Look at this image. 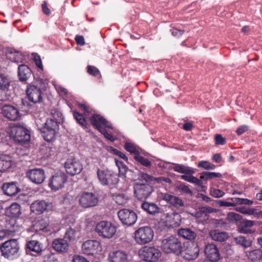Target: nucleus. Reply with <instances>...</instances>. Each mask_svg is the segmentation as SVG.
Segmentation results:
<instances>
[{
    "mask_svg": "<svg viewBox=\"0 0 262 262\" xmlns=\"http://www.w3.org/2000/svg\"><path fill=\"white\" fill-rule=\"evenodd\" d=\"M2 112L4 116L10 120L16 121L21 118V114L18 109L11 105H4Z\"/></svg>",
    "mask_w": 262,
    "mask_h": 262,
    "instance_id": "dca6fc26",
    "label": "nucleus"
},
{
    "mask_svg": "<svg viewBox=\"0 0 262 262\" xmlns=\"http://www.w3.org/2000/svg\"><path fill=\"white\" fill-rule=\"evenodd\" d=\"M52 118L46 120L44 125L45 129H54L57 131L58 128V123L62 120V114L58 111L52 112Z\"/></svg>",
    "mask_w": 262,
    "mask_h": 262,
    "instance_id": "ddd939ff",
    "label": "nucleus"
},
{
    "mask_svg": "<svg viewBox=\"0 0 262 262\" xmlns=\"http://www.w3.org/2000/svg\"><path fill=\"white\" fill-rule=\"evenodd\" d=\"M217 204L220 207H230L234 206V204L233 203H231V202L223 201V200H219L217 201Z\"/></svg>",
    "mask_w": 262,
    "mask_h": 262,
    "instance_id": "774afa93",
    "label": "nucleus"
},
{
    "mask_svg": "<svg viewBox=\"0 0 262 262\" xmlns=\"http://www.w3.org/2000/svg\"><path fill=\"white\" fill-rule=\"evenodd\" d=\"M72 262H89V261L82 256L74 255L72 258Z\"/></svg>",
    "mask_w": 262,
    "mask_h": 262,
    "instance_id": "338daca9",
    "label": "nucleus"
},
{
    "mask_svg": "<svg viewBox=\"0 0 262 262\" xmlns=\"http://www.w3.org/2000/svg\"><path fill=\"white\" fill-rule=\"evenodd\" d=\"M178 214L177 213H174V212H170V213H164L163 215V217L164 219H165L166 222H169L170 223V225H172V220L174 219V216H178Z\"/></svg>",
    "mask_w": 262,
    "mask_h": 262,
    "instance_id": "5fc2aeb1",
    "label": "nucleus"
},
{
    "mask_svg": "<svg viewBox=\"0 0 262 262\" xmlns=\"http://www.w3.org/2000/svg\"><path fill=\"white\" fill-rule=\"evenodd\" d=\"M7 57L11 61L14 62H21L25 60L26 55L19 52L16 51L13 48L9 49L7 51Z\"/></svg>",
    "mask_w": 262,
    "mask_h": 262,
    "instance_id": "4be33fe9",
    "label": "nucleus"
},
{
    "mask_svg": "<svg viewBox=\"0 0 262 262\" xmlns=\"http://www.w3.org/2000/svg\"><path fill=\"white\" fill-rule=\"evenodd\" d=\"M235 210L244 214L253 215L254 213L255 209L241 206L236 207Z\"/></svg>",
    "mask_w": 262,
    "mask_h": 262,
    "instance_id": "09e8293b",
    "label": "nucleus"
},
{
    "mask_svg": "<svg viewBox=\"0 0 262 262\" xmlns=\"http://www.w3.org/2000/svg\"><path fill=\"white\" fill-rule=\"evenodd\" d=\"M246 253L248 258L253 262L259 260L262 257V250L260 249L247 251Z\"/></svg>",
    "mask_w": 262,
    "mask_h": 262,
    "instance_id": "72a5a7b5",
    "label": "nucleus"
},
{
    "mask_svg": "<svg viewBox=\"0 0 262 262\" xmlns=\"http://www.w3.org/2000/svg\"><path fill=\"white\" fill-rule=\"evenodd\" d=\"M27 247L30 251L36 253H40L42 250L41 244L35 240L29 241L27 244Z\"/></svg>",
    "mask_w": 262,
    "mask_h": 262,
    "instance_id": "f704fd0d",
    "label": "nucleus"
},
{
    "mask_svg": "<svg viewBox=\"0 0 262 262\" xmlns=\"http://www.w3.org/2000/svg\"><path fill=\"white\" fill-rule=\"evenodd\" d=\"M55 89L59 94L61 96H66L68 94V91L66 89L61 85H55Z\"/></svg>",
    "mask_w": 262,
    "mask_h": 262,
    "instance_id": "0e129e2a",
    "label": "nucleus"
},
{
    "mask_svg": "<svg viewBox=\"0 0 262 262\" xmlns=\"http://www.w3.org/2000/svg\"><path fill=\"white\" fill-rule=\"evenodd\" d=\"M141 208L149 214L155 215L160 212L161 208L154 203L144 202L141 204Z\"/></svg>",
    "mask_w": 262,
    "mask_h": 262,
    "instance_id": "a878e982",
    "label": "nucleus"
},
{
    "mask_svg": "<svg viewBox=\"0 0 262 262\" xmlns=\"http://www.w3.org/2000/svg\"><path fill=\"white\" fill-rule=\"evenodd\" d=\"M222 174L219 172L204 171L201 173L200 179L204 181L211 180L214 178H221Z\"/></svg>",
    "mask_w": 262,
    "mask_h": 262,
    "instance_id": "a19ab883",
    "label": "nucleus"
},
{
    "mask_svg": "<svg viewBox=\"0 0 262 262\" xmlns=\"http://www.w3.org/2000/svg\"><path fill=\"white\" fill-rule=\"evenodd\" d=\"M198 167L203 168L206 170H213L216 167L214 164L207 161H201L199 162L198 164Z\"/></svg>",
    "mask_w": 262,
    "mask_h": 262,
    "instance_id": "de8ad7c7",
    "label": "nucleus"
},
{
    "mask_svg": "<svg viewBox=\"0 0 262 262\" xmlns=\"http://www.w3.org/2000/svg\"><path fill=\"white\" fill-rule=\"evenodd\" d=\"M235 242L237 244L240 245L244 248L251 247L252 244V241L250 238H247L243 236H238L235 237Z\"/></svg>",
    "mask_w": 262,
    "mask_h": 262,
    "instance_id": "e433bc0d",
    "label": "nucleus"
},
{
    "mask_svg": "<svg viewBox=\"0 0 262 262\" xmlns=\"http://www.w3.org/2000/svg\"><path fill=\"white\" fill-rule=\"evenodd\" d=\"M67 181V175L62 172L55 173L50 178L49 186L54 191H57L62 188Z\"/></svg>",
    "mask_w": 262,
    "mask_h": 262,
    "instance_id": "9d476101",
    "label": "nucleus"
},
{
    "mask_svg": "<svg viewBox=\"0 0 262 262\" xmlns=\"http://www.w3.org/2000/svg\"><path fill=\"white\" fill-rule=\"evenodd\" d=\"M26 94L29 100L35 103L40 102L42 99L41 88L34 84L28 85Z\"/></svg>",
    "mask_w": 262,
    "mask_h": 262,
    "instance_id": "9b49d317",
    "label": "nucleus"
},
{
    "mask_svg": "<svg viewBox=\"0 0 262 262\" xmlns=\"http://www.w3.org/2000/svg\"><path fill=\"white\" fill-rule=\"evenodd\" d=\"M76 231L75 229L69 227L67 230L64 233V239H68L70 241H73L75 239L76 237Z\"/></svg>",
    "mask_w": 262,
    "mask_h": 262,
    "instance_id": "49530a36",
    "label": "nucleus"
},
{
    "mask_svg": "<svg viewBox=\"0 0 262 262\" xmlns=\"http://www.w3.org/2000/svg\"><path fill=\"white\" fill-rule=\"evenodd\" d=\"M61 226L59 222L57 221L51 223L50 224L49 223L48 234H51L53 233H56L60 230Z\"/></svg>",
    "mask_w": 262,
    "mask_h": 262,
    "instance_id": "c03bdc74",
    "label": "nucleus"
},
{
    "mask_svg": "<svg viewBox=\"0 0 262 262\" xmlns=\"http://www.w3.org/2000/svg\"><path fill=\"white\" fill-rule=\"evenodd\" d=\"M53 248L57 252H67L69 248V244L64 238H56L52 243Z\"/></svg>",
    "mask_w": 262,
    "mask_h": 262,
    "instance_id": "412c9836",
    "label": "nucleus"
},
{
    "mask_svg": "<svg viewBox=\"0 0 262 262\" xmlns=\"http://www.w3.org/2000/svg\"><path fill=\"white\" fill-rule=\"evenodd\" d=\"M178 234L185 239L193 240L196 236V233L189 228H182L178 230Z\"/></svg>",
    "mask_w": 262,
    "mask_h": 262,
    "instance_id": "2f4dec72",
    "label": "nucleus"
},
{
    "mask_svg": "<svg viewBox=\"0 0 262 262\" xmlns=\"http://www.w3.org/2000/svg\"><path fill=\"white\" fill-rule=\"evenodd\" d=\"M49 220L41 219L38 220L33 225L34 230L36 231H43L48 234Z\"/></svg>",
    "mask_w": 262,
    "mask_h": 262,
    "instance_id": "7c9ffc66",
    "label": "nucleus"
},
{
    "mask_svg": "<svg viewBox=\"0 0 262 262\" xmlns=\"http://www.w3.org/2000/svg\"><path fill=\"white\" fill-rule=\"evenodd\" d=\"M111 152L114 155L118 156L120 158H122L124 160H126L127 159L126 156L123 152L118 150L117 149L114 148L113 147H111Z\"/></svg>",
    "mask_w": 262,
    "mask_h": 262,
    "instance_id": "bf43d9fd",
    "label": "nucleus"
},
{
    "mask_svg": "<svg viewBox=\"0 0 262 262\" xmlns=\"http://www.w3.org/2000/svg\"><path fill=\"white\" fill-rule=\"evenodd\" d=\"M83 252L87 255H93L101 250L100 243L96 240H88L82 245Z\"/></svg>",
    "mask_w": 262,
    "mask_h": 262,
    "instance_id": "f8f14e48",
    "label": "nucleus"
},
{
    "mask_svg": "<svg viewBox=\"0 0 262 262\" xmlns=\"http://www.w3.org/2000/svg\"><path fill=\"white\" fill-rule=\"evenodd\" d=\"M130 214L131 211L126 209H121L118 212V217L122 224L127 226L131 225Z\"/></svg>",
    "mask_w": 262,
    "mask_h": 262,
    "instance_id": "c756f323",
    "label": "nucleus"
},
{
    "mask_svg": "<svg viewBox=\"0 0 262 262\" xmlns=\"http://www.w3.org/2000/svg\"><path fill=\"white\" fill-rule=\"evenodd\" d=\"M177 188L181 192L189 195L192 194V191L190 189L189 185L184 183H182L178 185Z\"/></svg>",
    "mask_w": 262,
    "mask_h": 262,
    "instance_id": "8fccbe9b",
    "label": "nucleus"
},
{
    "mask_svg": "<svg viewBox=\"0 0 262 262\" xmlns=\"http://www.w3.org/2000/svg\"><path fill=\"white\" fill-rule=\"evenodd\" d=\"M154 191V188L149 184H136L134 186V195L138 200L145 199Z\"/></svg>",
    "mask_w": 262,
    "mask_h": 262,
    "instance_id": "1a4fd4ad",
    "label": "nucleus"
},
{
    "mask_svg": "<svg viewBox=\"0 0 262 262\" xmlns=\"http://www.w3.org/2000/svg\"><path fill=\"white\" fill-rule=\"evenodd\" d=\"M200 249L196 244H192L184 250L182 255L184 259L192 260L196 259L199 254Z\"/></svg>",
    "mask_w": 262,
    "mask_h": 262,
    "instance_id": "6ab92c4d",
    "label": "nucleus"
},
{
    "mask_svg": "<svg viewBox=\"0 0 262 262\" xmlns=\"http://www.w3.org/2000/svg\"><path fill=\"white\" fill-rule=\"evenodd\" d=\"M216 145H224L226 143V139L220 134H216L214 137Z\"/></svg>",
    "mask_w": 262,
    "mask_h": 262,
    "instance_id": "6e6d98bb",
    "label": "nucleus"
},
{
    "mask_svg": "<svg viewBox=\"0 0 262 262\" xmlns=\"http://www.w3.org/2000/svg\"><path fill=\"white\" fill-rule=\"evenodd\" d=\"M95 229L100 236L107 238L112 237L116 232V228L112 223L104 221L98 223Z\"/></svg>",
    "mask_w": 262,
    "mask_h": 262,
    "instance_id": "6e6552de",
    "label": "nucleus"
},
{
    "mask_svg": "<svg viewBox=\"0 0 262 262\" xmlns=\"http://www.w3.org/2000/svg\"><path fill=\"white\" fill-rule=\"evenodd\" d=\"M6 215L10 217H17L21 214L20 206L16 203H12L9 207H7L6 211Z\"/></svg>",
    "mask_w": 262,
    "mask_h": 262,
    "instance_id": "bb28decb",
    "label": "nucleus"
},
{
    "mask_svg": "<svg viewBox=\"0 0 262 262\" xmlns=\"http://www.w3.org/2000/svg\"><path fill=\"white\" fill-rule=\"evenodd\" d=\"M170 32L173 36L179 37L183 34L185 31L184 30H179L177 28H173L170 30Z\"/></svg>",
    "mask_w": 262,
    "mask_h": 262,
    "instance_id": "680f3d73",
    "label": "nucleus"
},
{
    "mask_svg": "<svg viewBox=\"0 0 262 262\" xmlns=\"http://www.w3.org/2000/svg\"><path fill=\"white\" fill-rule=\"evenodd\" d=\"M78 105L84 112L83 114H81L77 111H74L73 116L80 125L86 128L88 123L86 119L89 118L92 125L102 134L106 139L112 142L117 139L114 134H117V130L112 127L110 122L100 115L93 114L91 117H89V107L84 104H79Z\"/></svg>",
    "mask_w": 262,
    "mask_h": 262,
    "instance_id": "f257e3e1",
    "label": "nucleus"
},
{
    "mask_svg": "<svg viewBox=\"0 0 262 262\" xmlns=\"http://www.w3.org/2000/svg\"><path fill=\"white\" fill-rule=\"evenodd\" d=\"M113 200L119 205H123L126 202V199L123 194H114L113 195Z\"/></svg>",
    "mask_w": 262,
    "mask_h": 262,
    "instance_id": "3c124183",
    "label": "nucleus"
},
{
    "mask_svg": "<svg viewBox=\"0 0 262 262\" xmlns=\"http://www.w3.org/2000/svg\"><path fill=\"white\" fill-rule=\"evenodd\" d=\"M227 219L231 223L237 224L238 222L240 223L242 216L239 214L232 212L228 213Z\"/></svg>",
    "mask_w": 262,
    "mask_h": 262,
    "instance_id": "a18cd8bd",
    "label": "nucleus"
},
{
    "mask_svg": "<svg viewBox=\"0 0 262 262\" xmlns=\"http://www.w3.org/2000/svg\"><path fill=\"white\" fill-rule=\"evenodd\" d=\"M181 179L184 180L188 182L194 184L198 186H201L203 182L201 180L192 176V174H184L180 176Z\"/></svg>",
    "mask_w": 262,
    "mask_h": 262,
    "instance_id": "58836bf2",
    "label": "nucleus"
},
{
    "mask_svg": "<svg viewBox=\"0 0 262 262\" xmlns=\"http://www.w3.org/2000/svg\"><path fill=\"white\" fill-rule=\"evenodd\" d=\"M10 136L19 143H25L30 140V131L19 124L10 127Z\"/></svg>",
    "mask_w": 262,
    "mask_h": 262,
    "instance_id": "7ed1b4c3",
    "label": "nucleus"
},
{
    "mask_svg": "<svg viewBox=\"0 0 262 262\" xmlns=\"http://www.w3.org/2000/svg\"><path fill=\"white\" fill-rule=\"evenodd\" d=\"M173 169L174 171L186 174H193L194 173L191 168L179 164H175Z\"/></svg>",
    "mask_w": 262,
    "mask_h": 262,
    "instance_id": "c9c22d12",
    "label": "nucleus"
},
{
    "mask_svg": "<svg viewBox=\"0 0 262 262\" xmlns=\"http://www.w3.org/2000/svg\"><path fill=\"white\" fill-rule=\"evenodd\" d=\"M163 199L176 208H180L184 206V202L181 198L168 193L164 194Z\"/></svg>",
    "mask_w": 262,
    "mask_h": 262,
    "instance_id": "5701e85b",
    "label": "nucleus"
},
{
    "mask_svg": "<svg viewBox=\"0 0 262 262\" xmlns=\"http://www.w3.org/2000/svg\"><path fill=\"white\" fill-rule=\"evenodd\" d=\"M88 72L94 76H98L100 74L99 71L96 67L91 66L88 67Z\"/></svg>",
    "mask_w": 262,
    "mask_h": 262,
    "instance_id": "4d7b16f0",
    "label": "nucleus"
},
{
    "mask_svg": "<svg viewBox=\"0 0 262 262\" xmlns=\"http://www.w3.org/2000/svg\"><path fill=\"white\" fill-rule=\"evenodd\" d=\"M97 174L99 182L102 185L113 187L118 183V176L108 170L98 169Z\"/></svg>",
    "mask_w": 262,
    "mask_h": 262,
    "instance_id": "20e7f679",
    "label": "nucleus"
},
{
    "mask_svg": "<svg viewBox=\"0 0 262 262\" xmlns=\"http://www.w3.org/2000/svg\"><path fill=\"white\" fill-rule=\"evenodd\" d=\"M46 119H44L43 120L42 119L37 118L35 120V123L38 127V129L41 131L44 128V125L45 124Z\"/></svg>",
    "mask_w": 262,
    "mask_h": 262,
    "instance_id": "69168bd1",
    "label": "nucleus"
},
{
    "mask_svg": "<svg viewBox=\"0 0 262 262\" xmlns=\"http://www.w3.org/2000/svg\"><path fill=\"white\" fill-rule=\"evenodd\" d=\"M1 250L5 257L12 259L17 257L19 247L17 240L13 239L5 242L1 247Z\"/></svg>",
    "mask_w": 262,
    "mask_h": 262,
    "instance_id": "39448f33",
    "label": "nucleus"
},
{
    "mask_svg": "<svg viewBox=\"0 0 262 262\" xmlns=\"http://www.w3.org/2000/svg\"><path fill=\"white\" fill-rule=\"evenodd\" d=\"M209 235L213 241L223 242L226 241L229 236L225 231H221L219 229L212 230L209 232Z\"/></svg>",
    "mask_w": 262,
    "mask_h": 262,
    "instance_id": "393cba45",
    "label": "nucleus"
},
{
    "mask_svg": "<svg viewBox=\"0 0 262 262\" xmlns=\"http://www.w3.org/2000/svg\"><path fill=\"white\" fill-rule=\"evenodd\" d=\"M10 86V80L5 75L0 74V91L4 92Z\"/></svg>",
    "mask_w": 262,
    "mask_h": 262,
    "instance_id": "ea45409f",
    "label": "nucleus"
},
{
    "mask_svg": "<svg viewBox=\"0 0 262 262\" xmlns=\"http://www.w3.org/2000/svg\"><path fill=\"white\" fill-rule=\"evenodd\" d=\"M136 161L138 163L146 167H150L151 165V162L147 159L145 158L144 156L141 157H136Z\"/></svg>",
    "mask_w": 262,
    "mask_h": 262,
    "instance_id": "603ef678",
    "label": "nucleus"
},
{
    "mask_svg": "<svg viewBox=\"0 0 262 262\" xmlns=\"http://www.w3.org/2000/svg\"><path fill=\"white\" fill-rule=\"evenodd\" d=\"M18 74L19 79L21 81L25 82L31 75V71L26 65L21 64L18 68Z\"/></svg>",
    "mask_w": 262,
    "mask_h": 262,
    "instance_id": "cd10ccee",
    "label": "nucleus"
},
{
    "mask_svg": "<svg viewBox=\"0 0 262 262\" xmlns=\"http://www.w3.org/2000/svg\"><path fill=\"white\" fill-rule=\"evenodd\" d=\"M132 154L134 155V159L136 160V157L146 156L147 152L137 145L132 143Z\"/></svg>",
    "mask_w": 262,
    "mask_h": 262,
    "instance_id": "79ce46f5",
    "label": "nucleus"
},
{
    "mask_svg": "<svg viewBox=\"0 0 262 262\" xmlns=\"http://www.w3.org/2000/svg\"><path fill=\"white\" fill-rule=\"evenodd\" d=\"M34 60L36 65L37 67L40 70H43V66L42 64L41 60L39 56H38L37 54H33Z\"/></svg>",
    "mask_w": 262,
    "mask_h": 262,
    "instance_id": "13d9d810",
    "label": "nucleus"
},
{
    "mask_svg": "<svg viewBox=\"0 0 262 262\" xmlns=\"http://www.w3.org/2000/svg\"><path fill=\"white\" fill-rule=\"evenodd\" d=\"M26 174L31 181L37 184L42 183L45 179L44 171L40 168L31 169Z\"/></svg>",
    "mask_w": 262,
    "mask_h": 262,
    "instance_id": "a211bd4d",
    "label": "nucleus"
},
{
    "mask_svg": "<svg viewBox=\"0 0 262 262\" xmlns=\"http://www.w3.org/2000/svg\"><path fill=\"white\" fill-rule=\"evenodd\" d=\"M64 167L67 172L72 176L79 173L83 168L80 162L75 159L68 160Z\"/></svg>",
    "mask_w": 262,
    "mask_h": 262,
    "instance_id": "f3484780",
    "label": "nucleus"
},
{
    "mask_svg": "<svg viewBox=\"0 0 262 262\" xmlns=\"http://www.w3.org/2000/svg\"><path fill=\"white\" fill-rule=\"evenodd\" d=\"M2 189L5 194L9 196L14 195L20 190L14 182L5 183Z\"/></svg>",
    "mask_w": 262,
    "mask_h": 262,
    "instance_id": "c85d7f7f",
    "label": "nucleus"
},
{
    "mask_svg": "<svg viewBox=\"0 0 262 262\" xmlns=\"http://www.w3.org/2000/svg\"><path fill=\"white\" fill-rule=\"evenodd\" d=\"M210 194L214 198H220L222 197L225 193L220 189L213 188L210 190Z\"/></svg>",
    "mask_w": 262,
    "mask_h": 262,
    "instance_id": "864d4df0",
    "label": "nucleus"
},
{
    "mask_svg": "<svg viewBox=\"0 0 262 262\" xmlns=\"http://www.w3.org/2000/svg\"><path fill=\"white\" fill-rule=\"evenodd\" d=\"M14 231L10 230H2L0 231V240H3L6 237L10 235Z\"/></svg>",
    "mask_w": 262,
    "mask_h": 262,
    "instance_id": "052dcab7",
    "label": "nucleus"
},
{
    "mask_svg": "<svg viewBox=\"0 0 262 262\" xmlns=\"http://www.w3.org/2000/svg\"><path fill=\"white\" fill-rule=\"evenodd\" d=\"M139 253L140 257L147 262H156L161 255L160 250L154 246H144Z\"/></svg>",
    "mask_w": 262,
    "mask_h": 262,
    "instance_id": "423d86ee",
    "label": "nucleus"
},
{
    "mask_svg": "<svg viewBox=\"0 0 262 262\" xmlns=\"http://www.w3.org/2000/svg\"><path fill=\"white\" fill-rule=\"evenodd\" d=\"M205 253L211 261L216 262L220 258L219 250L214 244H208L205 247Z\"/></svg>",
    "mask_w": 262,
    "mask_h": 262,
    "instance_id": "aec40b11",
    "label": "nucleus"
},
{
    "mask_svg": "<svg viewBox=\"0 0 262 262\" xmlns=\"http://www.w3.org/2000/svg\"><path fill=\"white\" fill-rule=\"evenodd\" d=\"M98 201L97 196L92 192H83L79 199V203L84 208L94 206Z\"/></svg>",
    "mask_w": 262,
    "mask_h": 262,
    "instance_id": "2eb2a0df",
    "label": "nucleus"
},
{
    "mask_svg": "<svg viewBox=\"0 0 262 262\" xmlns=\"http://www.w3.org/2000/svg\"><path fill=\"white\" fill-rule=\"evenodd\" d=\"M40 132L42 134L43 138L47 142L54 140L57 132V131H54V129H45V127Z\"/></svg>",
    "mask_w": 262,
    "mask_h": 262,
    "instance_id": "4c0bfd02",
    "label": "nucleus"
},
{
    "mask_svg": "<svg viewBox=\"0 0 262 262\" xmlns=\"http://www.w3.org/2000/svg\"><path fill=\"white\" fill-rule=\"evenodd\" d=\"M10 158L6 155L0 156V171L7 170L11 165Z\"/></svg>",
    "mask_w": 262,
    "mask_h": 262,
    "instance_id": "473e14b6",
    "label": "nucleus"
},
{
    "mask_svg": "<svg viewBox=\"0 0 262 262\" xmlns=\"http://www.w3.org/2000/svg\"><path fill=\"white\" fill-rule=\"evenodd\" d=\"M248 126L246 125H241L238 127L236 130V133L238 136L242 135L248 130Z\"/></svg>",
    "mask_w": 262,
    "mask_h": 262,
    "instance_id": "e2e57ef3",
    "label": "nucleus"
},
{
    "mask_svg": "<svg viewBox=\"0 0 262 262\" xmlns=\"http://www.w3.org/2000/svg\"><path fill=\"white\" fill-rule=\"evenodd\" d=\"M161 248L166 253H173L179 255L182 252L183 247L180 240L176 237L171 236L162 241Z\"/></svg>",
    "mask_w": 262,
    "mask_h": 262,
    "instance_id": "f03ea898",
    "label": "nucleus"
},
{
    "mask_svg": "<svg viewBox=\"0 0 262 262\" xmlns=\"http://www.w3.org/2000/svg\"><path fill=\"white\" fill-rule=\"evenodd\" d=\"M32 212L36 214H41L45 211H49L53 209L52 203L46 201H36L30 206Z\"/></svg>",
    "mask_w": 262,
    "mask_h": 262,
    "instance_id": "4468645a",
    "label": "nucleus"
},
{
    "mask_svg": "<svg viewBox=\"0 0 262 262\" xmlns=\"http://www.w3.org/2000/svg\"><path fill=\"white\" fill-rule=\"evenodd\" d=\"M134 234L136 242L143 245L150 242L153 239L154 233L150 227L146 226L139 228Z\"/></svg>",
    "mask_w": 262,
    "mask_h": 262,
    "instance_id": "0eeeda50",
    "label": "nucleus"
},
{
    "mask_svg": "<svg viewBox=\"0 0 262 262\" xmlns=\"http://www.w3.org/2000/svg\"><path fill=\"white\" fill-rule=\"evenodd\" d=\"M110 262H127V255L122 251H113L108 255Z\"/></svg>",
    "mask_w": 262,
    "mask_h": 262,
    "instance_id": "b1692460",
    "label": "nucleus"
},
{
    "mask_svg": "<svg viewBox=\"0 0 262 262\" xmlns=\"http://www.w3.org/2000/svg\"><path fill=\"white\" fill-rule=\"evenodd\" d=\"M115 162L119 169V174L120 177L125 178L126 173L127 171V168L122 162L115 159Z\"/></svg>",
    "mask_w": 262,
    "mask_h": 262,
    "instance_id": "37998d69",
    "label": "nucleus"
}]
</instances>
